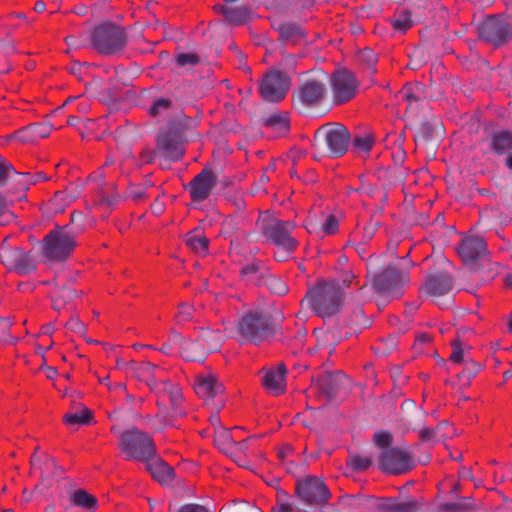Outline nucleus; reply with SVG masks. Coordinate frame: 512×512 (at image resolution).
Segmentation results:
<instances>
[{
    "label": "nucleus",
    "instance_id": "dca6fc26",
    "mask_svg": "<svg viewBox=\"0 0 512 512\" xmlns=\"http://www.w3.org/2000/svg\"><path fill=\"white\" fill-rule=\"evenodd\" d=\"M486 252V242L480 236L466 237L458 247V254L466 264H472L484 256Z\"/></svg>",
    "mask_w": 512,
    "mask_h": 512
},
{
    "label": "nucleus",
    "instance_id": "37998d69",
    "mask_svg": "<svg viewBox=\"0 0 512 512\" xmlns=\"http://www.w3.org/2000/svg\"><path fill=\"white\" fill-rule=\"evenodd\" d=\"M260 269L259 262H252L242 267L241 274L247 277L248 281H252L254 283H258V273Z\"/></svg>",
    "mask_w": 512,
    "mask_h": 512
},
{
    "label": "nucleus",
    "instance_id": "052dcab7",
    "mask_svg": "<svg viewBox=\"0 0 512 512\" xmlns=\"http://www.w3.org/2000/svg\"><path fill=\"white\" fill-rule=\"evenodd\" d=\"M66 326L74 332L81 333L85 330L84 324L78 318H71Z\"/></svg>",
    "mask_w": 512,
    "mask_h": 512
},
{
    "label": "nucleus",
    "instance_id": "a878e982",
    "mask_svg": "<svg viewBox=\"0 0 512 512\" xmlns=\"http://www.w3.org/2000/svg\"><path fill=\"white\" fill-rule=\"evenodd\" d=\"M186 245L200 256L208 254L209 240L201 229H194L186 234Z\"/></svg>",
    "mask_w": 512,
    "mask_h": 512
},
{
    "label": "nucleus",
    "instance_id": "13d9d810",
    "mask_svg": "<svg viewBox=\"0 0 512 512\" xmlns=\"http://www.w3.org/2000/svg\"><path fill=\"white\" fill-rule=\"evenodd\" d=\"M23 177L26 179L25 182L28 184H36L47 180V177L42 172H37L35 174L26 173L23 174Z\"/></svg>",
    "mask_w": 512,
    "mask_h": 512
},
{
    "label": "nucleus",
    "instance_id": "473e14b6",
    "mask_svg": "<svg viewBox=\"0 0 512 512\" xmlns=\"http://www.w3.org/2000/svg\"><path fill=\"white\" fill-rule=\"evenodd\" d=\"M91 412L89 409L82 408L80 410L65 414L63 420L66 425L75 426L89 423Z\"/></svg>",
    "mask_w": 512,
    "mask_h": 512
},
{
    "label": "nucleus",
    "instance_id": "f03ea898",
    "mask_svg": "<svg viewBox=\"0 0 512 512\" xmlns=\"http://www.w3.org/2000/svg\"><path fill=\"white\" fill-rule=\"evenodd\" d=\"M141 369L151 373V376L146 379V385L152 392L157 394L158 406H163L165 408L169 406L172 417L181 415L183 412L180 409L182 402V393L180 388L169 381L160 379L158 374L161 370L150 362L143 363L141 365Z\"/></svg>",
    "mask_w": 512,
    "mask_h": 512
},
{
    "label": "nucleus",
    "instance_id": "a18cd8bd",
    "mask_svg": "<svg viewBox=\"0 0 512 512\" xmlns=\"http://www.w3.org/2000/svg\"><path fill=\"white\" fill-rule=\"evenodd\" d=\"M419 90H420V85H418V84H415V85H405L401 89V91L399 93V96L403 100L408 101L409 103L417 102L419 97L416 94V92L419 91Z\"/></svg>",
    "mask_w": 512,
    "mask_h": 512
},
{
    "label": "nucleus",
    "instance_id": "5701e85b",
    "mask_svg": "<svg viewBox=\"0 0 512 512\" xmlns=\"http://www.w3.org/2000/svg\"><path fill=\"white\" fill-rule=\"evenodd\" d=\"M51 127L46 123H36L17 131L13 137L20 142H34L50 135Z\"/></svg>",
    "mask_w": 512,
    "mask_h": 512
},
{
    "label": "nucleus",
    "instance_id": "09e8293b",
    "mask_svg": "<svg viewBox=\"0 0 512 512\" xmlns=\"http://www.w3.org/2000/svg\"><path fill=\"white\" fill-rule=\"evenodd\" d=\"M373 439L378 447L389 449L388 447L392 442V435L389 432L380 431L374 434Z\"/></svg>",
    "mask_w": 512,
    "mask_h": 512
},
{
    "label": "nucleus",
    "instance_id": "a19ab883",
    "mask_svg": "<svg viewBox=\"0 0 512 512\" xmlns=\"http://www.w3.org/2000/svg\"><path fill=\"white\" fill-rule=\"evenodd\" d=\"M171 100L167 98H159L154 101L153 105L149 109V115L152 117L163 116L168 113L171 108Z\"/></svg>",
    "mask_w": 512,
    "mask_h": 512
},
{
    "label": "nucleus",
    "instance_id": "2eb2a0df",
    "mask_svg": "<svg viewBox=\"0 0 512 512\" xmlns=\"http://www.w3.org/2000/svg\"><path fill=\"white\" fill-rule=\"evenodd\" d=\"M216 185V177L210 170L204 169L189 184L190 196L194 202L206 200Z\"/></svg>",
    "mask_w": 512,
    "mask_h": 512
},
{
    "label": "nucleus",
    "instance_id": "bf43d9fd",
    "mask_svg": "<svg viewBox=\"0 0 512 512\" xmlns=\"http://www.w3.org/2000/svg\"><path fill=\"white\" fill-rule=\"evenodd\" d=\"M178 512H210L206 507L199 504L183 505Z\"/></svg>",
    "mask_w": 512,
    "mask_h": 512
},
{
    "label": "nucleus",
    "instance_id": "f3484780",
    "mask_svg": "<svg viewBox=\"0 0 512 512\" xmlns=\"http://www.w3.org/2000/svg\"><path fill=\"white\" fill-rule=\"evenodd\" d=\"M285 373L286 369L283 364H279L276 368L267 369L262 376V385L269 394L278 396L285 392Z\"/></svg>",
    "mask_w": 512,
    "mask_h": 512
},
{
    "label": "nucleus",
    "instance_id": "58836bf2",
    "mask_svg": "<svg viewBox=\"0 0 512 512\" xmlns=\"http://www.w3.org/2000/svg\"><path fill=\"white\" fill-rule=\"evenodd\" d=\"M12 322L10 319H0V343L5 345H15L18 342V337L10 334V327Z\"/></svg>",
    "mask_w": 512,
    "mask_h": 512
},
{
    "label": "nucleus",
    "instance_id": "c85d7f7f",
    "mask_svg": "<svg viewBox=\"0 0 512 512\" xmlns=\"http://www.w3.org/2000/svg\"><path fill=\"white\" fill-rule=\"evenodd\" d=\"M70 501L74 506L82 508L87 512H94L98 507L96 497L82 489L74 491L70 496Z\"/></svg>",
    "mask_w": 512,
    "mask_h": 512
},
{
    "label": "nucleus",
    "instance_id": "69168bd1",
    "mask_svg": "<svg viewBox=\"0 0 512 512\" xmlns=\"http://www.w3.org/2000/svg\"><path fill=\"white\" fill-rule=\"evenodd\" d=\"M53 331H54V328L51 324L44 325L41 328L40 336L41 337L50 336L53 333Z\"/></svg>",
    "mask_w": 512,
    "mask_h": 512
},
{
    "label": "nucleus",
    "instance_id": "39448f33",
    "mask_svg": "<svg viewBox=\"0 0 512 512\" xmlns=\"http://www.w3.org/2000/svg\"><path fill=\"white\" fill-rule=\"evenodd\" d=\"M91 41L99 53L113 55L123 51L127 43V36L122 27L105 23L93 30Z\"/></svg>",
    "mask_w": 512,
    "mask_h": 512
},
{
    "label": "nucleus",
    "instance_id": "3c124183",
    "mask_svg": "<svg viewBox=\"0 0 512 512\" xmlns=\"http://www.w3.org/2000/svg\"><path fill=\"white\" fill-rule=\"evenodd\" d=\"M12 174H16L12 165L5 160H0V186L4 185Z\"/></svg>",
    "mask_w": 512,
    "mask_h": 512
},
{
    "label": "nucleus",
    "instance_id": "de8ad7c7",
    "mask_svg": "<svg viewBox=\"0 0 512 512\" xmlns=\"http://www.w3.org/2000/svg\"><path fill=\"white\" fill-rule=\"evenodd\" d=\"M39 469L43 478H50L56 475V465L52 458L46 457Z\"/></svg>",
    "mask_w": 512,
    "mask_h": 512
},
{
    "label": "nucleus",
    "instance_id": "4468645a",
    "mask_svg": "<svg viewBox=\"0 0 512 512\" xmlns=\"http://www.w3.org/2000/svg\"><path fill=\"white\" fill-rule=\"evenodd\" d=\"M334 101L338 104L351 100L357 89L354 75L347 70H340L333 74L331 79Z\"/></svg>",
    "mask_w": 512,
    "mask_h": 512
},
{
    "label": "nucleus",
    "instance_id": "e2e57ef3",
    "mask_svg": "<svg viewBox=\"0 0 512 512\" xmlns=\"http://www.w3.org/2000/svg\"><path fill=\"white\" fill-rule=\"evenodd\" d=\"M435 432L433 429L425 428L420 431L419 436L422 441H430L433 439Z\"/></svg>",
    "mask_w": 512,
    "mask_h": 512
},
{
    "label": "nucleus",
    "instance_id": "f8f14e48",
    "mask_svg": "<svg viewBox=\"0 0 512 512\" xmlns=\"http://www.w3.org/2000/svg\"><path fill=\"white\" fill-rule=\"evenodd\" d=\"M289 86L290 82L285 74L271 70L261 81L260 93L265 101L280 102L286 96Z\"/></svg>",
    "mask_w": 512,
    "mask_h": 512
},
{
    "label": "nucleus",
    "instance_id": "8fccbe9b",
    "mask_svg": "<svg viewBox=\"0 0 512 512\" xmlns=\"http://www.w3.org/2000/svg\"><path fill=\"white\" fill-rule=\"evenodd\" d=\"M176 61L180 66L196 65L199 63V57L194 53H180L177 55Z\"/></svg>",
    "mask_w": 512,
    "mask_h": 512
},
{
    "label": "nucleus",
    "instance_id": "393cba45",
    "mask_svg": "<svg viewBox=\"0 0 512 512\" xmlns=\"http://www.w3.org/2000/svg\"><path fill=\"white\" fill-rule=\"evenodd\" d=\"M157 148L161 150L166 157L172 160H178L183 155L181 144L168 133H163L158 136Z\"/></svg>",
    "mask_w": 512,
    "mask_h": 512
},
{
    "label": "nucleus",
    "instance_id": "9d476101",
    "mask_svg": "<svg viewBox=\"0 0 512 512\" xmlns=\"http://www.w3.org/2000/svg\"><path fill=\"white\" fill-rule=\"evenodd\" d=\"M0 259L8 270H14L21 275L28 274L35 268L32 259L22 249L9 245L8 238L0 246Z\"/></svg>",
    "mask_w": 512,
    "mask_h": 512
},
{
    "label": "nucleus",
    "instance_id": "1a4fd4ad",
    "mask_svg": "<svg viewBox=\"0 0 512 512\" xmlns=\"http://www.w3.org/2000/svg\"><path fill=\"white\" fill-rule=\"evenodd\" d=\"M296 491L307 504L321 505L326 503L331 496L326 484L315 476H306L297 480Z\"/></svg>",
    "mask_w": 512,
    "mask_h": 512
},
{
    "label": "nucleus",
    "instance_id": "c756f323",
    "mask_svg": "<svg viewBox=\"0 0 512 512\" xmlns=\"http://www.w3.org/2000/svg\"><path fill=\"white\" fill-rule=\"evenodd\" d=\"M181 356L186 361H201L205 357V350L200 344L199 338L197 340H187L181 345Z\"/></svg>",
    "mask_w": 512,
    "mask_h": 512
},
{
    "label": "nucleus",
    "instance_id": "aec40b11",
    "mask_svg": "<svg viewBox=\"0 0 512 512\" xmlns=\"http://www.w3.org/2000/svg\"><path fill=\"white\" fill-rule=\"evenodd\" d=\"M404 276L396 269L389 268L375 277L374 285L378 292L392 294L402 284Z\"/></svg>",
    "mask_w": 512,
    "mask_h": 512
},
{
    "label": "nucleus",
    "instance_id": "2f4dec72",
    "mask_svg": "<svg viewBox=\"0 0 512 512\" xmlns=\"http://www.w3.org/2000/svg\"><path fill=\"white\" fill-rule=\"evenodd\" d=\"M338 225H339V223H338L337 218L334 215L329 214L326 217L325 222L321 225V227L319 228L318 231H317L316 227H314L312 225L310 220L307 222L305 227L309 233L316 232L321 237H323V236L335 234L338 230Z\"/></svg>",
    "mask_w": 512,
    "mask_h": 512
},
{
    "label": "nucleus",
    "instance_id": "4be33fe9",
    "mask_svg": "<svg viewBox=\"0 0 512 512\" xmlns=\"http://www.w3.org/2000/svg\"><path fill=\"white\" fill-rule=\"evenodd\" d=\"M147 470L152 477L161 484H168L173 478V469L161 460L157 453L154 454L146 463Z\"/></svg>",
    "mask_w": 512,
    "mask_h": 512
},
{
    "label": "nucleus",
    "instance_id": "cd10ccee",
    "mask_svg": "<svg viewBox=\"0 0 512 512\" xmlns=\"http://www.w3.org/2000/svg\"><path fill=\"white\" fill-rule=\"evenodd\" d=\"M198 338L206 353L219 350L223 341L220 331L211 329H202Z\"/></svg>",
    "mask_w": 512,
    "mask_h": 512
},
{
    "label": "nucleus",
    "instance_id": "4c0bfd02",
    "mask_svg": "<svg viewBox=\"0 0 512 512\" xmlns=\"http://www.w3.org/2000/svg\"><path fill=\"white\" fill-rule=\"evenodd\" d=\"M374 139L371 135L357 136L353 140V147L359 155H366L372 149Z\"/></svg>",
    "mask_w": 512,
    "mask_h": 512
},
{
    "label": "nucleus",
    "instance_id": "4d7b16f0",
    "mask_svg": "<svg viewBox=\"0 0 512 512\" xmlns=\"http://www.w3.org/2000/svg\"><path fill=\"white\" fill-rule=\"evenodd\" d=\"M285 494L278 496V501L276 506L273 508V512H298L296 508H294L290 503L282 501L281 497H284Z\"/></svg>",
    "mask_w": 512,
    "mask_h": 512
},
{
    "label": "nucleus",
    "instance_id": "5fc2aeb1",
    "mask_svg": "<svg viewBox=\"0 0 512 512\" xmlns=\"http://www.w3.org/2000/svg\"><path fill=\"white\" fill-rule=\"evenodd\" d=\"M13 219V213L6 208L3 198L0 196V225H7Z\"/></svg>",
    "mask_w": 512,
    "mask_h": 512
},
{
    "label": "nucleus",
    "instance_id": "49530a36",
    "mask_svg": "<svg viewBox=\"0 0 512 512\" xmlns=\"http://www.w3.org/2000/svg\"><path fill=\"white\" fill-rule=\"evenodd\" d=\"M146 185H131L128 188L127 195L134 201H142L147 197Z\"/></svg>",
    "mask_w": 512,
    "mask_h": 512
},
{
    "label": "nucleus",
    "instance_id": "f704fd0d",
    "mask_svg": "<svg viewBox=\"0 0 512 512\" xmlns=\"http://www.w3.org/2000/svg\"><path fill=\"white\" fill-rule=\"evenodd\" d=\"M462 364L464 368L458 373V378L463 385H468L471 379L480 371L481 365L471 358Z\"/></svg>",
    "mask_w": 512,
    "mask_h": 512
},
{
    "label": "nucleus",
    "instance_id": "b1692460",
    "mask_svg": "<svg viewBox=\"0 0 512 512\" xmlns=\"http://www.w3.org/2000/svg\"><path fill=\"white\" fill-rule=\"evenodd\" d=\"M490 150L496 155H504L512 150V132L498 130L491 134L489 142Z\"/></svg>",
    "mask_w": 512,
    "mask_h": 512
},
{
    "label": "nucleus",
    "instance_id": "6e6552de",
    "mask_svg": "<svg viewBox=\"0 0 512 512\" xmlns=\"http://www.w3.org/2000/svg\"><path fill=\"white\" fill-rule=\"evenodd\" d=\"M294 228V224L290 221L272 219L263 226V232L270 242L284 252L291 253L298 246V241L291 235Z\"/></svg>",
    "mask_w": 512,
    "mask_h": 512
},
{
    "label": "nucleus",
    "instance_id": "c9c22d12",
    "mask_svg": "<svg viewBox=\"0 0 512 512\" xmlns=\"http://www.w3.org/2000/svg\"><path fill=\"white\" fill-rule=\"evenodd\" d=\"M423 506L422 501L418 499H407L393 502L389 508L392 512H418Z\"/></svg>",
    "mask_w": 512,
    "mask_h": 512
},
{
    "label": "nucleus",
    "instance_id": "6ab92c4d",
    "mask_svg": "<svg viewBox=\"0 0 512 512\" xmlns=\"http://www.w3.org/2000/svg\"><path fill=\"white\" fill-rule=\"evenodd\" d=\"M326 92L322 82L311 80L305 82L298 89V99L306 106H313L321 102Z\"/></svg>",
    "mask_w": 512,
    "mask_h": 512
},
{
    "label": "nucleus",
    "instance_id": "774afa93",
    "mask_svg": "<svg viewBox=\"0 0 512 512\" xmlns=\"http://www.w3.org/2000/svg\"><path fill=\"white\" fill-rule=\"evenodd\" d=\"M255 437H248L247 439L243 440V441H240V442H234L240 450L244 451L246 449H248L249 447V443L251 442L252 439H254Z\"/></svg>",
    "mask_w": 512,
    "mask_h": 512
},
{
    "label": "nucleus",
    "instance_id": "0eeeda50",
    "mask_svg": "<svg viewBox=\"0 0 512 512\" xmlns=\"http://www.w3.org/2000/svg\"><path fill=\"white\" fill-rule=\"evenodd\" d=\"M315 146L324 142L328 152L333 157H339L346 153L349 143L350 134L346 127L341 124L324 125L317 129L314 134Z\"/></svg>",
    "mask_w": 512,
    "mask_h": 512
},
{
    "label": "nucleus",
    "instance_id": "20e7f679",
    "mask_svg": "<svg viewBox=\"0 0 512 512\" xmlns=\"http://www.w3.org/2000/svg\"><path fill=\"white\" fill-rule=\"evenodd\" d=\"M118 447L125 460L146 463L156 453L152 437L138 429L126 430L119 436Z\"/></svg>",
    "mask_w": 512,
    "mask_h": 512
},
{
    "label": "nucleus",
    "instance_id": "423d86ee",
    "mask_svg": "<svg viewBox=\"0 0 512 512\" xmlns=\"http://www.w3.org/2000/svg\"><path fill=\"white\" fill-rule=\"evenodd\" d=\"M238 332L245 341L257 345L271 335L270 319L259 311L248 312L239 320Z\"/></svg>",
    "mask_w": 512,
    "mask_h": 512
},
{
    "label": "nucleus",
    "instance_id": "c03bdc74",
    "mask_svg": "<svg viewBox=\"0 0 512 512\" xmlns=\"http://www.w3.org/2000/svg\"><path fill=\"white\" fill-rule=\"evenodd\" d=\"M450 360L455 364H461L469 360L468 354L463 350V348L456 340L452 342V353L450 355Z\"/></svg>",
    "mask_w": 512,
    "mask_h": 512
},
{
    "label": "nucleus",
    "instance_id": "a211bd4d",
    "mask_svg": "<svg viewBox=\"0 0 512 512\" xmlns=\"http://www.w3.org/2000/svg\"><path fill=\"white\" fill-rule=\"evenodd\" d=\"M195 392L205 401L221 396L224 387L213 375H200L194 384Z\"/></svg>",
    "mask_w": 512,
    "mask_h": 512
},
{
    "label": "nucleus",
    "instance_id": "7c9ffc66",
    "mask_svg": "<svg viewBox=\"0 0 512 512\" xmlns=\"http://www.w3.org/2000/svg\"><path fill=\"white\" fill-rule=\"evenodd\" d=\"M215 11L222 14L225 20L233 25L242 24L247 18V12L243 8H232L227 5H216Z\"/></svg>",
    "mask_w": 512,
    "mask_h": 512
},
{
    "label": "nucleus",
    "instance_id": "412c9836",
    "mask_svg": "<svg viewBox=\"0 0 512 512\" xmlns=\"http://www.w3.org/2000/svg\"><path fill=\"white\" fill-rule=\"evenodd\" d=\"M452 279L448 274L430 276L422 287V292L432 297H438L452 290Z\"/></svg>",
    "mask_w": 512,
    "mask_h": 512
},
{
    "label": "nucleus",
    "instance_id": "9b49d317",
    "mask_svg": "<svg viewBox=\"0 0 512 512\" xmlns=\"http://www.w3.org/2000/svg\"><path fill=\"white\" fill-rule=\"evenodd\" d=\"M479 37L495 46L505 43L512 36L511 25L500 16L488 17L478 28Z\"/></svg>",
    "mask_w": 512,
    "mask_h": 512
},
{
    "label": "nucleus",
    "instance_id": "0e129e2a",
    "mask_svg": "<svg viewBox=\"0 0 512 512\" xmlns=\"http://www.w3.org/2000/svg\"><path fill=\"white\" fill-rule=\"evenodd\" d=\"M354 278H355V275L353 274V272L345 271L342 275L343 286L348 287L352 283Z\"/></svg>",
    "mask_w": 512,
    "mask_h": 512
},
{
    "label": "nucleus",
    "instance_id": "680f3d73",
    "mask_svg": "<svg viewBox=\"0 0 512 512\" xmlns=\"http://www.w3.org/2000/svg\"><path fill=\"white\" fill-rule=\"evenodd\" d=\"M156 152L152 149L146 148L141 152L142 163H152L155 160Z\"/></svg>",
    "mask_w": 512,
    "mask_h": 512
},
{
    "label": "nucleus",
    "instance_id": "338daca9",
    "mask_svg": "<svg viewBox=\"0 0 512 512\" xmlns=\"http://www.w3.org/2000/svg\"><path fill=\"white\" fill-rule=\"evenodd\" d=\"M53 345V342L51 340L45 342V343H39L37 344V351L38 352H45L47 350H49Z\"/></svg>",
    "mask_w": 512,
    "mask_h": 512
},
{
    "label": "nucleus",
    "instance_id": "e433bc0d",
    "mask_svg": "<svg viewBox=\"0 0 512 512\" xmlns=\"http://www.w3.org/2000/svg\"><path fill=\"white\" fill-rule=\"evenodd\" d=\"M280 37L284 40L297 41L304 37L302 29L292 23H285L279 26Z\"/></svg>",
    "mask_w": 512,
    "mask_h": 512
},
{
    "label": "nucleus",
    "instance_id": "ddd939ff",
    "mask_svg": "<svg viewBox=\"0 0 512 512\" xmlns=\"http://www.w3.org/2000/svg\"><path fill=\"white\" fill-rule=\"evenodd\" d=\"M381 470L390 474H403L414 467L411 455L398 448L385 449L379 458Z\"/></svg>",
    "mask_w": 512,
    "mask_h": 512
},
{
    "label": "nucleus",
    "instance_id": "bb28decb",
    "mask_svg": "<svg viewBox=\"0 0 512 512\" xmlns=\"http://www.w3.org/2000/svg\"><path fill=\"white\" fill-rule=\"evenodd\" d=\"M265 126L270 128L276 136L286 135L289 131L290 120L287 113H273L265 119Z\"/></svg>",
    "mask_w": 512,
    "mask_h": 512
},
{
    "label": "nucleus",
    "instance_id": "603ef678",
    "mask_svg": "<svg viewBox=\"0 0 512 512\" xmlns=\"http://www.w3.org/2000/svg\"><path fill=\"white\" fill-rule=\"evenodd\" d=\"M267 285L272 290L273 293L282 295L286 293L287 287L286 285L281 281V279L276 277H269L267 280Z\"/></svg>",
    "mask_w": 512,
    "mask_h": 512
},
{
    "label": "nucleus",
    "instance_id": "864d4df0",
    "mask_svg": "<svg viewBox=\"0 0 512 512\" xmlns=\"http://www.w3.org/2000/svg\"><path fill=\"white\" fill-rule=\"evenodd\" d=\"M359 57L362 61L366 62L368 66L374 67L377 62V56L375 52L370 48H365L360 51Z\"/></svg>",
    "mask_w": 512,
    "mask_h": 512
},
{
    "label": "nucleus",
    "instance_id": "79ce46f5",
    "mask_svg": "<svg viewBox=\"0 0 512 512\" xmlns=\"http://www.w3.org/2000/svg\"><path fill=\"white\" fill-rule=\"evenodd\" d=\"M348 464L353 470L361 471L369 468L372 461L369 457L354 455L349 458Z\"/></svg>",
    "mask_w": 512,
    "mask_h": 512
},
{
    "label": "nucleus",
    "instance_id": "ea45409f",
    "mask_svg": "<svg viewBox=\"0 0 512 512\" xmlns=\"http://www.w3.org/2000/svg\"><path fill=\"white\" fill-rule=\"evenodd\" d=\"M214 441L219 449H225L229 444L234 443L231 432L223 426L215 429Z\"/></svg>",
    "mask_w": 512,
    "mask_h": 512
},
{
    "label": "nucleus",
    "instance_id": "6e6d98bb",
    "mask_svg": "<svg viewBox=\"0 0 512 512\" xmlns=\"http://www.w3.org/2000/svg\"><path fill=\"white\" fill-rule=\"evenodd\" d=\"M193 308L187 304H181L179 307L178 314L176 316L179 323L186 322L192 317Z\"/></svg>",
    "mask_w": 512,
    "mask_h": 512
},
{
    "label": "nucleus",
    "instance_id": "f257e3e1",
    "mask_svg": "<svg viewBox=\"0 0 512 512\" xmlns=\"http://www.w3.org/2000/svg\"><path fill=\"white\" fill-rule=\"evenodd\" d=\"M343 287L337 280H319L306 295L311 309L321 317L337 313L343 303Z\"/></svg>",
    "mask_w": 512,
    "mask_h": 512
},
{
    "label": "nucleus",
    "instance_id": "72a5a7b5",
    "mask_svg": "<svg viewBox=\"0 0 512 512\" xmlns=\"http://www.w3.org/2000/svg\"><path fill=\"white\" fill-rule=\"evenodd\" d=\"M391 23L395 30L401 32H406L413 25L411 14L405 9L397 11L393 16Z\"/></svg>",
    "mask_w": 512,
    "mask_h": 512
},
{
    "label": "nucleus",
    "instance_id": "7ed1b4c3",
    "mask_svg": "<svg viewBox=\"0 0 512 512\" xmlns=\"http://www.w3.org/2000/svg\"><path fill=\"white\" fill-rule=\"evenodd\" d=\"M77 244V234L71 228L56 227L43 239V257L49 261H65L72 255Z\"/></svg>",
    "mask_w": 512,
    "mask_h": 512
}]
</instances>
